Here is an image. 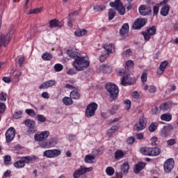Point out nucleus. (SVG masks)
Here are the masks:
<instances>
[{
	"label": "nucleus",
	"instance_id": "f03ea898",
	"mask_svg": "<svg viewBox=\"0 0 178 178\" xmlns=\"http://www.w3.org/2000/svg\"><path fill=\"white\" fill-rule=\"evenodd\" d=\"M140 152L147 156H158L161 152L159 147H142Z\"/></svg>",
	"mask_w": 178,
	"mask_h": 178
},
{
	"label": "nucleus",
	"instance_id": "1a4fd4ad",
	"mask_svg": "<svg viewBox=\"0 0 178 178\" xmlns=\"http://www.w3.org/2000/svg\"><path fill=\"white\" fill-rule=\"evenodd\" d=\"M173 168H175V160L172 158L167 159L163 165L165 173H170L173 170Z\"/></svg>",
	"mask_w": 178,
	"mask_h": 178
},
{
	"label": "nucleus",
	"instance_id": "2eb2a0df",
	"mask_svg": "<svg viewBox=\"0 0 178 178\" xmlns=\"http://www.w3.org/2000/svg\"><path fill=\"white\" fill-rule=\"evenodd\" d=\"M147 24V19H138L135 21L134 24H133L134 30H140L142 27H144Z\"/></svg>",
	"mask_w": 178,
	"mask_h": 178
},
{
	"label": "nucleus",
	"instance_id": "4be33fe9",
	"mask_svg": "<svg viewBox=\"0 0 178 178\" xmlns=\"http://www.w3.org/2000/svg\"><path fill=\"white\" fill-rule=\"evenodd\" d=\"M104 49H106V52L111 55L115 51V45H113L112 43H106L104 45Z\"/></svg>",
	"mask_w": 178,
	"mask_h": 178
},
{
	"label": "nucleus",
	"instance_id": "f257e3e1",
	"mask_svg": "<svg viewBox=\"0 0 178 178\" xmlns=\"http://www.w3.org/2000/svg\"><path fill=\"white\" fill-rule=\"evenodd\" d=\"M72 65L77 72H83L90 67V60L87 57L79 56L72 62Z\"/></svg>",
	"mask_w": 178,
	"mask_h": 178
},
{
	"label": "nucleus",
	"instance_id": "4468645a",
	"mask_svg": "<svg viewBox=\"0 0 178 178\" xmlns=\"http://www.w3.org/2000/svg\"><path fill=\"white\" fill-rule=\"evenodd\" d=\"M156 33V28L155 26H152L146 30V31L143 32V35L146 41H149L151 36L155 35Z\"/></svg>",
	"mask_w": 178,
	"mask_h": 178
},
{
	"label": "nucleus",
	"instance_id": "412c9836",
	"mask_svg": "<svg viewBox=\"0 0 178 178\" xmlns=\"http://www.w3.org/2000/svg\"><path fill=\"white\" fill-rule=\"evenodd\" d=\"M49 26L51 29H54V27H63V22H60L58 19H51L49 22Z\"/></svg>",
	"mask_w": 178,
	"mask_h": 178
},
{
	"label": "nucleus",
	"instance_id": "09e8293b",
	"mask_svg": "<svg viewBox=\"0 0 178 178\" xmlns=\"http://www.w3.org/2000/svg\"><path fill=\"white\" fill-rule=\"evenodd\" d=\"M148 79V74H147V71H144L141 75V81L143 83H147V79Z\"/></svg>",
	"mask_w": 178,
	"mask_h": 178
},
{
	"label": "nucleus",
	"instance_id": "8fccbe9b",
	"mask_svg": "<svg viewBox=\"0 0 178 178\" xmlns=\"http://www.w3.org/2000/svg\"><path fill=\"white\" fill-rule=\"evenodd\" d=\"M54 67L55 72H62L63 70V65L60 63L55 64Z\"/></svg>",
	"mask_w": 178,
	"mask_h": 178
},
{
	"label": "nucleus",
	"instance_id": "bf43d9fd",
	"mask_svg": "<svg viewBox=\"0 0 178 178\" xmlns=\"http://www.w3.org/2000/svg\"><path fill=\"white\" fill-rule=\"evenodd\" d=\"M118 109H119V107L118 106H113V107L110 109L111 115H115Z\"/></svg>",
	"mask_w": 178,
	"mask_h": 178
},
{
	"label": "nucleus",
	"instance_id": "f3484780",
	"mask_svg": "<svg viewBox=\"0 0 178 178\" xmlns=\"http://www.w3.org/2000/svg\"><path fill=\"white\" fill-rule=\"evenodd\" d=\"M56 84V81L54 79L49 80L47 81H45L44 83H42L40 86V90H44L45 88H49V87H54Z\"/></svg>",
	"mask_w": 178,
	"mask_h": 178
},
{
	"label": "nucleus",
	"instance_id": "c756f323",
	"mask_svg": "<svg viewBox=\"0 0 178 178\" xmlns=\"http://www.w3.org/2000/svg\"><path fill=\"white\" fill-rule=\"evenodd\" d=\"M161 119L164 122H170V120H172V115L170 113H164L161 115Z\"/></svg>",
	"mask_w": 178,
	"mask_h": 178
},
{
	"label": "nucleus",
	"instance_id": "4c0bfd02",
	"mask_svg": "<svg viewBox=\"0 0 178 178\" xmlns=\"http://www.w3.org/2000/svg\"><path fill=\"white\" fill-rule=\"evenodd\" d=\"M42 59L43 60H51V59H52V54L45 52L42 55Z\"/></svg>",
	"mask_w": 178,
	"mask_h": 178
},
{
	"label": "nucleus",
	"instance_id": "72a5a7b5",
	"mask_svg": "<svg viewBox=\"0 0 178 178\" xmlns=\"http://www.w3.org/2000/svg\"><path fill=\"white\" fill-rule=\"evenodd\" d=\"M25 164L22 161V159L19 161H17L16 162L14 163V167L16 168V169H22L24 168Z\"/></svg>",
	"mask_w": 178,
	"mask_h": 178
},
{
	"label": "nucleus",
	"instance_id": "dca6fc26",
	"mask_svg": "<svg viewBox=\"0 0 178 178\" xmlns=\"http://www.w3.org/2000/svg\"><path fill=\"white\" fill-rule=\"evenodd\" d=\"M167 2L168 1L164 0L160 3V5H163L160 10L161 16H168V15H169V10H170V7L166 5Z\"/></svg>",
	"mask_w": 178,
	"mask_h": 178
},
{
	"label": "nucleus",
	"instance_id": "de8ad7c7",
	"mask_svg": "<svg viewBox=\"0 0 178 178\" xmlns=\"http://www.w3.org/2000/svg\"><path fill=\"white\" fill-rule=\"evenodd\" d=\"M39 145L41 148H51L48 140L40 142Z\"/></svg>",
	"mask_w": 178,
	"mask_h": 178
},
{
	"label": "nucleus",
	"instance_id": "4d7b16f0",
	"mask_svg": "<svg viewBox=\"0 0 178 178\" xmlns=\"http://www.w3.org/2000/svg\"><path fill=\"white\" fill-rule=\"evenodd\" d=\"M168 65H169V63L168 61L165 60V61H163L160 64L159 67H160V69L165 70L166 69V67H168Z\"/></svg>",
	"mask_w": 178,
	"mask_h": 178
},
{
	"label": "nucleus",
	"instance_id": "e2e57ef3",
	"mask_svg": "<svg viewBox=\"0 0 178 178\" xmlns=\"http://www.w3.org/2000/svg\"><path fill=\"white\" fill-rule=\"evenodd\" d=\"M135 141H136V138H134V137L133 136L128 138L127 140V143L129 145H131V144H133Z\"/></svg>",
	"mask_w": 178,
	"mask_h": 178
},
{
	"label": "nucleus",
	"instance_id": "680f3d73",
	"mask_svg": "<svg viewBox=\"0 0 178 178\" xmlns=\"http://www.w3.org/2000/svg\"><path fill=\"white\" fill-rule=\"evenodd\" d=\"M159 13V6H154L153 7V15L154 16H156Z\"/></svg>",
	"mask_w": 178,
	"mask_h": 178
},
{
	"label": "nucleus",
	"instance_id": "9d476101",
	"mask_svg": "<svg viewBox=\"0 0 178 178\" xmlns=\"http://www.w3.org/2000/svg\"><path fill=\"white\" fill-rule=\"evenodd\" d=\"M24 124L26 126V127H28V133L29 134H32L37 131V127H35V122L34 120H26L24 121Z\"/></svg>",
	"mask_w": 178,
	"mask_h": 178
},
{
	"label": "nucleus",
	"instance_id": "c9c22d12",
	"mask_svg": "<svg viewBox=\"0 0 178 178\" xmlns=\"http://www.w3.org/2000/svg\"><path fill=\"white\" fill-rule=\"evenodd\" d=\"M49 146L50 148H52L53 147H55L56 144H58V140L55 138H49L48 140Z\"/></svg>",
	"mask_w": 178,
	"mask_h": 178
},
{
	"label": "nucleus",
	"instance_id": "a211bd4d",
	"mask_svg": "<svg viewBox=\"0 0 178 178\" xmlns=\"http://www.w3.org/2000/svg\"><path fill=\"white\" fill-rule=\"evenodd\" d=\"M139 13L142 15V16H149L151 14V8L145 6H140L139 7Z\"/></svg>",
	"mask_w": 178,
	"mask_h": 178
},
{
	"label": "nucleus",
	"instance_id": "473e14b6",
	"mask_svg": "<svg viewBox=\"0 0 178 178\" xmlns=\"http://www.w3.org/2000/svg\"><path fill=\"white\" fill-rule=\"evenodd\" d=\"M109 57V54L106 52V51H104L102 52V54L99 56V60L100 62H105L106 59Z\"/></svg>",
	"mask_w": 178,
	"mask_h": 178
},
{
	"label": "nucleus",
	"instance_id": "f704fd0d",
	"mask_svg": "<svg viewBox=\"0 0 178 178\" xmlns=\"http://www.w3.org/2000/svg\"><path fill=\"white\" fill-rule=\"evenodd\" d=\"M116 16V10L115 9L111 8L108 10V20H113Z\"/></svg>",
	"mask_w": 178,
	"mask_h": 178
},
{
	"label": "nucleus",
	"instance_id": "aec40b11",
	"mask_svg": "<svg viewBox=\"0 0 178 178\" xmlns=\"http://www.w3.org/2000/svg\"><path fill=\"white\" fill-rule=\"evenodd\" d=\"M145 166H147V164L144 162L138 163L134 168V173L136 175H138V173H140V172H141V170H143Z\"/></svg>",
	"mask_w": 178,
	"mask_h": 178
},
{
	"label": "nucleus",
	"instance_id": "cd10ccee",
	"mask_svg": "<svg viewBox=\"0 0 178 178\" xmlns=\"http://www.w3.org/2000/svg\"><path fill=\"white\" fill-rule=\"evenodd\" d=\"M88 33L86 29H78L74 32V35L76 37H83V35H86Z\"/></svg>",
	"mask_w": 178,
	"mask_h": 178
},
{
	"label": "nucleus",
	"instance_id": "b1692460",
	"mask_svg": "<svg viewBox=\"0 0 178 178\" xmlns=\"http://www.w3.org/2000/svg\"><path fill=\"white\" fill-rule=\"evenodd\" d=\"M129 33V24L125 23L122 25L121 29L120 30V35H126Z\"/></svg>",
	"mask_w": 178,
	"mask_h": 178
},
{
	"label": "nucleus",
	"instance_id": "58836bf2",
	"mask_svg": "<svg viewBox=\"0 0 178 178\" xmlns=\"http://www.w3.org/2000/svg\"><path fill=\"white\" fill-rule=\"evenodd\" d=\"M70 97L72 98V99H79L80 98V93L76 90H73L70 92Z\"/></svg>",
	"mask_w": 178,
	"mask_h": 178
},
{
	"label": "nucleus",
	"instance_id": "7ed1b4c3",
	"mask_svg": "<svg viewBox=\"0 0 178 178\" xmlns=\"http://www.w3.org/2000/svg\"><path fill=\"white\" fill-rule=\"evenodd\" d=\"M106 89L110 94V97L112 99H116V98H118V94H119V88H118V86L113 83H108L106 85Z\"/></svg>",
	"mask_w": 178,
	"mask_h": 178
},
{
	"label": "nucleus",
	"instance_id": "39448f33",
	"mask_svg": "<svg viewBox=\"0 0 178 178\" xmlns=\"http://www.w3.org/2000/svg\"><path fill=\"white\" fill-rule=\"evenodd\" d=\"M110 6L111 8H115L121 16H123V15L126 13V8L123 6V3H122L120 0H115L114 2H111Z\"/></svg>",
	"mask_w": 178,
	"mask_h": 178
},
{
	"label": "nucleus",
	"instance_id": "0eeeda50",
	"mask_svg": "<svg viewBox=\"0 0 178 178\" xmlns=\"http://www.w3.org/2000/svg\"><path fill=\"white\" fill-rule=\"evenodd\" d=\"M62 154V152L60 149H48L45 150L43 152V156H45L46 158H56V156H59Z\"/></svg>",
	"mask_w": 178,
	"mask_h": 178
},
{
	"label": "nucleus",
	"instance_id": "774afa93",
	"mask_svg": "<svg viewBox=\"0 0 178 178\" xmlns=\"http://www.w3.org/2000/svg\"><path fill=\"white\" fill-rule=\"evenodd\" d=\"M158 141V138H156V136H154L151 138V143H152V145L155 146L156 145V142Z\"/></svg>",
	"mask_w": 178,
	"mask_h": 178
},
{
	"label": "nucleus",
	"instance_id": "e433bc0d",
	"mask_svg": "<svg viewBox=\"0 0 178 178\" xmlns=\"http://www.w3.org/2000/svg\"><path fill=\"white\" fill-rule=\"evenodd\" d=\"M124 156V153L122 150H117L115 153V159H122Z\"/></svg>",
	"mask_w": 178,
	"mask_h": 178
},
{
	"label": "nucleus",
	"instance_id": "c85d7f7f",
	"mask_svg": "<svg viewBox=\"0 0 178 178\" xmlns=\"http://www.w3.org/2000/svg\"><path fill=\"white\" fill-rule=\"evenodd\" d=\"M143 90H145V91H147V90H148L149 92H150L151 94H154V92H156V87L152 85L150 86H148V85L145 86V87L143 88Z\"/></svg>",
	"mask_w": 178,
	"mask_h": 178
},
{
	"label": "nucleus",
	"instance_id": "13d9d810",
	"mask_svg": "<svg viewBox=\"0 0 178 178\" xmlns=\"http://www.w3.org/2000/svg\"><path fill=\"white\" fill-rule=\"evenodd\" d=\"M131 55V50L127 49L125 50L124 52H122V56L124 58H128V56H130Z\"/></svg>",
	"mask_w": 178,
	"mask_h": 178
},
{
	"label": "nucleus",
	"instance_id": "3c124183",
	"mask_svg": "<svg viewBox=\"0 0 178 178\" xmlns=\"http://www.w3.org/2000/svg\"><path fill=\"white\" fill-rule=\"evenodd\" d=\"M22 114L23 111H15L13 114V118L14 119H21Z\"/></svg>",
	"mask_w": 178,
	"mask_h": 178
},
{
	"label": "nucleus",
	"instance_id": "338daca9",
	"mask_svg": "<svg viewBox=\"0 0 178 178\" xmlns=\"http://www.w3.org/2000/svg\"><path fill=\"white\" fill-rule=\"evenodd\" d=\"M6 106L3 103H0V113H3L5 112V109Z\"/></svg>",
	"mask_w": 178,
	"mask_h": 178
},
{
	"label": "nucleus",
	"instance_id": "ddd939ff",
	"mask_svg": "<svg viewBox=\"0 0 178 178\" xmlns=\"http://www.w3.org/2000/svg\"><path fill=\"white\" fill-rule=\"evenodd\" d=\"M136 83V78L131 75H127L121 79L122 86H131Z\"/></svg>",
	"mask_w": 178,
	"mask_h": 178
},
{
	"label": "nucleus",
	"instance_id": "f8f14e48",
	"mask_svg": "<svg viewBox=\"0 0 178 178\" xmlns=\"http://www.w3.org/2000/svg\"><path fill=\"white\" fill-rule=\"evenodd\" d=\"M7 143H12L16 136V130L13 127H10L5 134Z\"/></svg>",
	"mask_w": 178,
	"mask_h": 178
},
{
	"label": "nucleus",
	"instance_id": "a878e982",
	"mask_svg": "<svg viewBox=\"0 0 178 178\" xmlns=\"http://www.w3.org/2000/svg\"><path fill=\"white\" fill-rule=\"evenodd\" d=\"M129 169H130V165L128 162H124L121 165V170L123 172L124 175H127V173H129Z\"/></svg>",
	"mask_w": 178,
	"mask_h": 178
},
{
	"label": "nucleus",
	"instance_id": "6ab92c4d",
	"mask_svg": "<svg viewBox=\"0 0 178 178\" xmlns=\"http://www.w3.org/2000/svg\"><path fill=\"white\" fill-rule=\"evenodd\" d=\"M67 54L68 56H70V58H72L75 60L76 59V58H79V56H81L79 50L76 49H70L67 51Z\"/></svg>",
	"mask_w": 178,
	"mask_h": 178
},
{
	"label": "nucleus",
	"instance_id": "bb28decb",
	"mask_svg": "<svg viewBox=\"0 0 178 178\" xmlns=\"http://www.w3.org/2000/svg\"><path fill=\"white\" fill-rule=\"evenodd\" d=\"M63 103L66 106H70V105H73V100L71 97H65L63 98Z\"/></svg>",
	"mask_w": 178,
	"mask_h": 178
},
{
	"label": "nucleus",
	"instance_id": "6e6d98bb",
	"mask_svg": "<svg viewBox=\"0 0 178 178\" xmlns=\"http://www.w3.org/2000/svg\"><path fill=\"white\" fill-rule=\"evenodd\" d=\"M81 175H83V172L81 171V168H80L79 170H76L74 172V178H80V176H81Z\"/></svg>",
	"mask_w": 178,
	"mask_h": 178
},
{
	"label": "nucleus",
	"instance_id": "6e6552de",
	"mask_svg": "<svg viewBox=\"0 0 178 178\" xmlns=\"http://www.w3.org/2000/svg\"><path fill=\"white\" fill-rule=\"evenodd\" d=\"M49 131H44L42 132H39L38 134H35L34 140L35 141H38V143H41L42 141H45L48 137H49Z\"/></svg>",
	"mask_w": 178,
	"mask_h": 178
},
{
	"label": "nucleus",
	"instance_id": "a18cd8bd",
	"mask_svg": "<svg viewBox=\"0 0 178 178\" xmlns=\"http://www.w3.org/2000/svg\"><path fill=\"white\" fill-rule=\"evenodd\" d=\"M106 173L108 175V176H113V175L115 174V169L112 167H108L106 169Z\"/></svg>",
	"mask_w": 178,
	"mask_h": 178
},
{
	"label": "nucleus",
	"instance_id": "0e129e2a",
	"mask_svg": "<svg viewBox=\"0 0 178 178\" xmlns=\"http://www.w3.org/2000/svg\"><path fill=\"white\" fill-rule=\"evenodd\" d=\"M175 144H176V139L171 138L167 140V145L172 146L175 145Z\"/></svg>",
	"mask_w": 178,
	"mask_h": 178
},
{
	"label": "nucleus",
	"instance_id": "79ce46f5",
	"mask_svg": "<svg viewBox=\"0 0 178 178\" xmlns=\"http://www.w3.org/2000/svg\"><path fill=\"white\" fill-rule=\"evenodd\" d=\"M157 128H158V123L153 122L149 127V131H150L151 133H154Z\"/></svg>",
	"mask_w": 178,
	"mask_h": 178
},
{
	"label": "nucleus",
	"instance_id": "9b49d317",
	"mask_svg": "<svg viewBox=\"0 0 178 178\" xmlns=\"http://www.w3.org/2000/svg\"><path fill=\"white\" fill-rule=\"evenodd\" d=\"M146 126H147V122H145V118L140 117L139 118L138 122H137L134 125V130H135V131H142V130H144Z\"/></svg>",
	"mask_w": 178,
	"mask_h": 178
},
{
	"label": "nucleus",
	"instance_id": "5701e85b",
	"mask_svg": "<svg viewBox=\"0 0 178 178\" xmlns=\"http://www.w3.org/2000/svg\"><path fill=\"white\" fill-rule=\"evenodd\" d=\"M99 70L100 72H102V73L109 74L112 72V68H111V67L106 65H100Z\"/></svg>",
	"mask_w": 178,
	"mask_h": 178
},
{
	"label": "nucleus",
	"instance_id": "5fc2aeb1",
	"mask_svg": "<svg viewBox=\"0 0 178 178\" xmlns=\"http://www.w3.org/2000/svg\"><path fill=\"white\" fill-rule=\"evenodd\" d=\"M37 119L38 122H40L41 123H44V122H47V118L42 115H38Z\"/></svg>",
	"mask_w": 178,
	"mask_h": 178
},
{
	"label": "nucleus",
	"instance_id": "69168bd1",
	"mask_svg": "<svg viewBox=\"0 0 178 178\" xmlns=\"http://www.w3.org/2000/svg\"><path fill=\"white\" fill-rule=\"evenodd\" d=\"M0 101H3V102L6 101V92H1L0 93Z\"/></svg>",
	"mask_w": 178,
	"mask_h": 178
},
{
	"label": "nucleus",
	"instance_id": "37998d69",
	"mask_svg": "<svg viewBox=\"0 0 178 178\" xmlns=\"http://www.w3.org/2000/svg\"><path fill=\"white\" fill-rule=\"evenodd\" d=\"M80 168L83 175H85V173H89V172H92V169H93L92 167L87 168V167H83V166H81Z\"/></svg>",
	"mask_w": 178,
	"mask_h": 178
},
{
	"label": "nucleus",
	"instance_id": "603ef678",
	"mask_svg": "<svg viewBox=\"0 0 178 178\" xmlns=\"http://www.w3.org/2000/svg\"><path fill=\"white\" fill-rule=\"evenodd\" d=\"M133 66H134V62H133V60H128L126 63L125 69H127V70H129V69H131Z\"/></svg>",
	"mask_w": 178,
	"mask_h": 178
},
{
	"label": "nucleus",
	"instance_id": "20e7f679",
	"mask_svg": "<svg viewBox=\"0 0 178 178\" xmlns=\"http://www.w3.org/2000/svg\"><path fill=\"white\" fill-rule=\"evenodd\" d=\"M98 109V104L95 102L89 104L86 109L85 115L86 118H92L95 115V112Z\"/></svg>",
	"mask_w": 178,
	"mask_h": 178
},
{
	"label": "nucleus",
	"instance_id": "864d4df0",
	"mask_svg": "<svg viewBox=\"0 0 178 178\" xmlns=\"http://www.w3.org/2000/svg\"><path fill=\"white\" fill-rule=\"evenodd\" d=\"M12 161V157L9 155H6L4 156V163L5 165H10V161Z\"/></svg>",
	"mask_w": 178,
	"mask_h": 178
},
{
	"label": "nucleus",
	"instance_id": "ea45409f",
	"mask_svg": "<svg viewBox=\"0 0 178 178\" xmlns=\"http://www.w3.org/2000/svg\"><path fill=\"white\" fill-rule=\"evenodd\" d=\"M106 9V6L104 5H97L93 6V10L95 12H100V10H105Z\"/></svg>",
	"mask_w": 178,
	"mask_h": 178
},
{
	"label": "nucleus",
	"instance_id": "c03bdc74",
	"mask_svg": "<svg viewBox=\"0 0 178 178\" xmlns=\"http://www.w3.org/2000/svg\"><path fill=\"white\" fill-rule=\"evenodd\" d=\"M118 130H119V127L116 125H113V127H111V129L108 131L107 134H108V136H111V134L116 133Z\"/></svg>",
	"mask_w": 178,
	"mask_h": 178
},
{
	"label": "nucleus",
	"instance_id": "393cba45",
	"mask_svg": "<svg viewBox=\"0 0 178 178\" xmlns=\"http://www.w3.org/2000/svg\"><path fill=\"white\" fill-rule=\"evenodd\" d=\"M159 108L161 111H163V112H166L169 111L170 108H172V104H170V102H165L161 104Z\"/></svg>",
	"mask_w": 178,
	"mask_h": 178
},
{
	"label": "nucleus",
	"instance_id": "423d86ee",
	"mask_svg": "<svg viewBox=\"0 0 178 178\" xmlns=\"http://www.w3.org/2000/svg\"><path fill=\"white\" fill-rule=\"evenodd\" d=\"M10 37H12V32L1 34L0 35V47H8V44L10 41Z\"/></svg>",
	"mask_w": 178,
	"mask_h": 178
},
{
	"label": "nucleus",
	"instance_id": "2f4dec72",
	"mask_svg": "<svg viewBox=\"0 0 178 178\" xmlns=\"http://www.w3.org/2000/svg\"><path fill=\"white\" fill-rule=\"evenodd\" d=\"M95 160V156L92 155L88 154L85 157L86 163H94Z\"/></svg>",
	"mask_w": 178,
	"mask_h": 178
},
{
	"label": "nucleus",
	"instance_id": "49530a36",
	"mask_svg": "<svg viewBox=\"0 0 178 178\" xmlns=\"http://www.w3.org/2000/svg\"><path fill=\"white\" fill-rule=\"evenodd\" d=\"M25 112L26 114L29 115V116H31V118H35V111L31 108H28L25 110Z\"/></svg>",
	"mask_w": 178,
	"mask_h": 178
},
{
	"label": "nucleus",
	"instance_id": "7c9ffc66",
	"mask_svg": "<svg viewBox=\"0 0 178 178\" xmlns=\"http://www.w3.org/2000/svg\"><path fill=\"white\" fill-rule=\"evenodd\" d=\"M21 159L24 165H26V163H31V162L34 161V159L30 156H23Z\"/></svg>",
	"mask_w": 178,
	"mask_h": 178
},
{
	"label": "nucleus",
	"instance_id": "a19ab883",
	"mask_svg": "<svg viewBox=\"0 0 178 178\" xmlns=\"http://www.w3.org/2000/svg\"><path fill=\"white\" fill-rule=\"evenodd\" d=\"M160 134L162 137H168L169 136V132L166 129V127H163V129L160 131Z\"/></svg>",
	"mask_w": 178,
	"mask_h": 178
},
{
	"label": "nucleus",
	"instance_id": "052dcab7",
	"mask_svg": "<svg viewBox=\"0 0 178 178\" xmlns=\"http://www.w3.org/2000/svg\"><path fill=\"white\" fill-rule=\"evenodd\" d=\"M124 104L126 105L127 111L131 107V102L129 99H125Z\"/></svg>",
	"mask_w": 178,
	"mask_h": 178
}]
</instances>
